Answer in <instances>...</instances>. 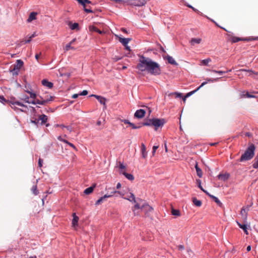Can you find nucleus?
<instances>
[{
    "mask_svg": "<svg viewBox=\"0 0 258 258\" xmlns=\"http://www.w3.org/2000/svg\"><path fill=\"white\" fill-rule=\"evenodd\" d=\"M137 69L141 72L147 71L151 75L157 76L161 74L160 65L149 57L143 55L139 56V63L136 67Z\"/></svg>",
    "mask_w": 258,
    "mask_h": 258,
    "instance_id": "obj_1",
    "label": "nucleus"
},
{
    "mask_svg": "<svg viewBox=\"0 0 258 258\" xmlns=\"http://www.w3.org/2000/svg\"><path fill=\"white\" fill-rule=\"evenodd\" d=\"M255 150V147L254 144H251L249 145L244 153L241 155L239 159V161L243 162L251 159L254 155Z\"/></svg>",
    "mask_w": 258,
    "mask_h": 258,
    "instance_id": "obj_2",
    "label": "nucleus"
},
{
    "mask_svg": "<svg viewBox=\"0 0 258 258\" xmlns=\"http://www.w3.org/2000/svg\"><path fill=\"white\" fill-rule=\"evenodd\" d=\"M146 3V0H127L126 2V3L129 5L137 7L144 6Z\"/></svg>",
    "mask_w": 258,
    "mask_h": 258,
    "instance_id": "obj_3",
    "label": "nucleus"
},
{
    "mask_svg": "<svg viewBox=\"0 0 258 258\" xmlns=\"http://www.w3.org/2000/svg\"><path fill=\"white\" fill-rule=\"evenodd\" d=\"M165 123V120L164 119L153 118L152 125L154 126L155 130H157L158 127L162 126Z\"/></svg>",
    "mask_w": 258,
    "mask_h": 258,
    "instance_id": "obj_4",
    "label": "nucleus"
},
{
    "mask_svg": "<svg viewBox=\"0 0 258 258\" xmlns=\"http://www.w3.org/2000/svg\"><path fill=\"white\" fill-rule=\"evenodd\" d=\"M23 64L24 62L21 59L17 60L16 63L14 65L15 70H17V72H16V75L18 74L20 69L23 67Z\"/></svg>",
    "mask_w": 258,
    "mask_h": 258,
    "instance_id": "obj_5",
    "label": "nucleus"
},
{
    "mask_svg": "<svg viewBox=\"0 0 258 258\" xmlns=\"http://www.w3.org/2000/svg\"><path fill=\"white\" fill-rule=\"evenodd\" d=\"M145 113H146V111L145 110L140 109L137 110L136 111L134 115H135V117H136L138 118H142L143 117H144Z\"/></svg>",
    "mask_w": 258,
    "mask_h": 258,
    "instance_id": "obj_6",
    "label": "nucleus"
},
{
    "mask_svg": "<svg viewBox=\"0 0 258 258\" xmlns=\"http://www.w3.org/2000/svg\"><path fill=\"white\" fill-rule=\"evenodd\" d=\"M91 96H93L95 98H96L101 104H103L104 105V107L105 108H106V99L104 97L97 95H92Z\"/></svg>",
    "mask_w": 258,
    "mask_h": 258,
    "instance_id": "obj_7",
    "label": "nucleus"
},
{
    "mask_svg": "<svg viewBox=\"0 0 258 258\" xmlns=\"http://www.w3.org/2000/svg\"><path fill=\"white\" fill-rule=\"evenodd\" d=\"M206 84H207L206 82H204L196 90H195L194 91H190V92H188V93H187V94L186 95L185 97L184 98L183 100H185V99H186V97H188L190 96V95H192L193 94H194L195 92H196L198 90H199L201 88L203 87Z\"/></svg>",
    "mask_w": 258,
    "mask_h": 258,
    "instance_id": "obj_8",
    "label": "nucleus"
},
{
    "mask_svg": "<svg viewBox=\"0 0 258 258\" xmlns=\"http://www.w3.org/2000/svg\"><path fill=\"white\" fill-rule=\"evenodd\" d=\"M112 197V195H108L105 194L104 196L101 197L99 199H98L95 203V205H99L101 204L102 202L106 199L108 198H111Z\"/></svg>",
    "mask_w": 258,
    "mask_h": 258,
    "instance_id": "obj_9",
    "label": "nucleus"
},
{
    "mask_svg": "<svg viewBox=\"0 0 258 258\" xmlns=\"http://www.w3.org/2000/svg\"><path fill=\"white\" fill-rule=\"evenodd\" d=\"M57 139L59 141H61V142H63L64 143L67 144L69 146H70V147L73 148L74 149H75L76 150H77L76 147H75V146L74 144H73L72 143L68 142V141H67V140H65V139H63L61 136L58 137H57Z\"/></svg>",
    "mask_w": 258,
    "mask_h": 258,
    "instance_id": "obj_10",
    "label": "nucleus"
},
{
    "mask_svg": "<svg viewBox=\"0 0 258 258\" xmlns=\"http://www.w3.org/2000/svg\"><path fill=\"white\" fill-rule=\"evenodd\" d=\"M38 119L39 121H41L40 124L41 125H43L47 121L48 117L46 115L42 114L39 116Z\"/></svg>",
    "mask_w": 258,
    "mask_h": 258,
    "instance_id": "obj_11",
    "label": "nucleus"
},
{
    "mask_svg": "<svg viewBox=\"0 0 258 258\" xmlns=\"http://www.w3.org/2000/svg\"><path fill=\"white\" fill-rule=\"evenodd\" d=\"M42 84L45 87H47L49 89H51L52 88L53 84L52 83L49 82L46 79H43L41 81Z\"/></svg>",
    "mask_w": 258,
    "mask_h": 258,
    "instance_id": "obj_12",
    "label": "nucleus"
},
{
    "mask_svg": "<svg viewBox=\"0 0 258 258\" xmlns=\"http://www.w3.org/2000/svg\"><path fill=\"white\" fill-rule=\"evenodd\" d=\"M52 97L50 96L49 99H46L45 100H39L38 99H37L36 104H39V105H45L46 103L48 102L49 101H51L52 100Z\"/></svg>",
    "mask_w": 258,
    "mask_h": 258,
    "instance_id": "obj_13",
    "label": "nucleus"
},
{
    "mask_svg": "<svg viewBox=\"0 0 258 258\" xmlns=\"http://www.w3.org/2000/svg\"><path fill=\"white\" fill-rule=\"evenodd\" d=\"M120 173L122 174L127 179L130 180H133L134 177L133 174L126 173L125 171H120Z\"/></svg>",
    "mask_w": 258,
    "mask_h": 258,
    "instance_id": "obj_14",
    "label": "nucleus"
},
{
    "mask_svg": "<svg viewBox=\"0 0 258 258\" xmlns=\"http://www.w3.org/2000/svg\"><path fill=\"white\" fill-rule=\"evenodd\" d=\"M73 220H72V225L75 227L78 226V222L79 221V217L76 215L75 213L73 214Z\"/></svg>",
    "mask_w": 258,
    "mask_h": 258,
    "instance_id": "obj_15",
    "label": "nucleus"
},
{
    "mask_svg": "<svg viewBox=\"0 0 258 258\" xmlns=\"http://www.w3.org/2000/svg\"><path fill=\"white\" fill-rule=\"evenodd\" d=\"M141 152L142 157L145 158L147 156V152L146 151V148L144 144H141Z\"/></svg>",
    "mask_w": 258,
    "mask_h": 258,
    "instance_id": "obj_16",
    "label": "nucleus"
},
{
    "mask_svg": "<svg viewBox=\"0 0 258 258\" xmlns=\"http://www.w3.org/2000/svg\"><path fill=\"white\" fill-rule=\"evenodd\" d=\"M119 41L123 45L126 46L127 45L131 39L130 38H121L119 37L118 38Z\"/></svg>",
    "mask_w": 258,
    "mask_h": 258,
    "instance_id": "obj_17",
    "label": "nucleus"
},
{
    "mask_svg": "<svg viewBox=\"0 0 258 258\" xmlns=\"http://www.w3.org/2000/svg\"><path fill=\"white\" fill-rule=\"evenodd\" d=\"M202 41L201 38H192L190 41L191 45L194 46L196 44H200Z\"/></svg>",
    "mask_w": 258,
    "mask_h": 258,
    "instance_id": "obj_18",
    "label": "nucleus"
},
{
    "mask_svg": "<svg viewBox=\"0 0 258 258\" xmlns=\"http://www.w3.org/2000/svg\"><path fill=\"white\" fill-rule=\"evenodd\" d=\"M166 59L169 63L173 65H177V63L172 56L167 55V56H166Z\"/></svg>",
    "mask_w": 258,
    "mask_h": 258,
    "instance_id": "obj_19",
    "label": "nucleus"
},
{
    "mask_svg": "<svg viewBox=\"0 0 258 258\" xmlns=\"http://www.w3.org/2000/svg\"><path fill=\"white\" fill-rule=\"evenodd\" d=\"M236 223L237 224V225H238V226L242 229L244 232V233L246 234V235H248V232L247 231V225L246 224H241L240 223H239V222L238 221H236Z\"/></svg>",
    "mask_w": 258,
    "mask_h": 258,
    "instance_id": "obj_20",
    "label": "nucleus"
},
{
    "mask_svg": "<svg viewBox=\"0 0 258 258\" xmlns=\"http://www.w3.org/2000/svg\"><path fill=\"white\" fill-rule=\"evenodd\" d=\"M36 15L37 13L35 12H31L30 14L29 15V16L27 19V21L28 22H30L34 20H35L36 19Z\"/></svg>",
    "mask_w": 258,
    "mask_h": 258,
    "instance_id": "obj_21",
    "label": "nucleus"
},
{
    "mask_svg": "<svg viewBox=\"0 0 258 258\" xmlns=\"http://www.w3.org/2000/svg\"><path fill=\"white\" fill-rule=\"evenodd\" d=\"M124 199L127 200L129 201L133 202V203H136V200L135 198V197L134 195L132 193L130 194V196L128 197H124L123 198Z\"/></svg>",
    "mask_w": 258,
    "mask_h": 258,
    "instance_id": "obj_22",
    "label": "nucleus"
},
{
    "mask_svg": "<svg viewBox=\"0 0 258 258\" xmlns=\"http://www.w3.org/2000/svg\"><path fill=\"white\" fill-rule=\"evenodd\" d=\"M208 196L211 198L215 203L217 204L220 206H221L222 205V203L220 202V201L219 200V199L213 195H210V194L208 195Z\"/></svg>",
    "mask_w": 258,
    "mask_h": 258,
    "instance_id": "obj_23",
    "label": "nucleus"
},
{
    "mask_svg": "<svg viewBox=\"0 0 258 258\" xmlns=\"http://www.w3.org/2000/svg\"><path fill=\"white\" fill-rule=\"evenodd\" d=\"M218 177L219 179L225 181L228 179L229 177V175L228 174H220L218 175Z\"/></svg>",
    "mask_w": 258,
    "mask_h": 258,
    "instance_id": "obj_24",
    "label": "nucleus"
},
{
    "mask_svg": "<svg viewBox=\"0 0 258 258\" xmlns=\"http://www.w3.org/2000/svg\"><path fill=\"white\" fill-rule=\"evenodd\" d=\"M142 210L147 211V212H151L153 210V209L148 205L143 204L142 205Z\"/></svg>",
    "mask_w": 258,
    "mask_h": 258,
    "instance_id": "obj_25",
    "label": "nucleus"
},
{
    "mask_svg": "<svg viewBox=\"0 0 258 258\" xmlns=\"http://www.w3.org/2000/svg\"><path fill=\"white\" fill-rule=\"evenodd\" d=\"M195 168L197 171V175L199 177H202L203 175V172L202 169L198 166V164L196 163Z\"/></svg>",
    "mask_w": 258,
    "mask_h": 258,
    "instance_id": "obj_26",
    "label": "nucleus"
},
{
    "mask_svg": "<svg viewBox=\"0 0 258 258\" xmlns=\"http://www.w3.org/2000/svg\"><path fill=\"white\" fill-rule=\"evenodd\" d=\"M192 202L197 207H200L202 205V202L195 197L192 198Z\"/></svg>",
    "mask_w": 258,
    "mask_h": 258,
    "instance_id": "obj_27",
    "label": "nucleus"
},
{
    "mask_svg": "<svg viewBox=\"0 0 258 258\" xmlns=\"http://www.w3.org/2000/svg\"><path fill=\"white\" fill-rule=\"evenodd\" d=\"M94 188V186L88 187L85 189L84 193L86 195H89L93 192Z\"/></svg>",
    "mask_w": 258,
    "mask_h": 258,
    "instance_id": "obj_28",
    "label": "nucleus"
},
{
    "mask_svg": "<svg viewBox=\"0 0 258 258\" xmlns=\"http://www.w3.org/2000/svg\"><path fill=\"white\" fill-rule=\"evenodd\" d=\"M69 26L71 30H75L79 28V24L77 23L72 24V22L69 23Z\"/></svg>",
    "mask_w": 258,
    "mask_h": 258,
    "instance_id": "obj_29",
    "label": "nucleus"
},
{
    "mask_svg": "<svg viewBox=\"0 0 258 258\" xmlns=\"http://www.w3.org/2000/svg\"><path fill=\"white\" fill-rule=\"evenodd\" d=\"M11 103L12 105H17L18 106L27 108V107L26 105L23 104V103H22L21 102H20L19 101H13V102H11Z\"/></svg>",
    "mask_w": 258,
    "mask_h": 258,
    "instance_id": "obj_30",
    "label": "nucleus"
},
{
    "mask_svg": "<svg viewBox=\"0 0 258 258\" xmlns=\"http://www.w3.org/2000/svg\"><path fill=\"white\" fill-rule=\"evenodd\" d=\"M252 167L254 169L258 168V154L254 159V162L252 164Z\"/></svg>",
    "mask_w": 258,
    "mask_h": 258,
    "instance_id": "obj_31",
    "label": "nucleus"
},
{
    "mask_svg": "<svg viewBox=\"0 0 258 258\" xmlns=\"http://www.w3.org/2000/svg\"><path fill=\"white\" fill-rule=\"evenodd\" d=\"M171 213L173 215L176 216H179L180 215V211L178 210L172 209L171 211Z\"/></svg>",
    "mask_w": 258,
    "mask_h": 258,
    "instance_id": "obj_32",
    "label": "nucleus"
},
{
    "mask_svg": "<svg viewBox=\"0 0 258 258\" xmlns=\"http://www.w3.org/2000/svg\"><path fill=\"white\" fill-rule=\"evenodd\" d=\"M211 61V59L210 58L203 59L201 61V63L204 66H208V63Z\"/></svg>",
    "mask_w": 258,
    "mask_h": 258,
    "instance_id": "obj_33",
    "label": "nucleus"
},
{
    "mask_svg": "<svg viewBox=\"0 0 258 258\" xmlns=\"http://www.w3.org/2000/svg\"><path fill=\"white\" fill-rule=\"evenodd\" d=\"M197 182L199 183V187L202 190H203L205 193H206L207 195H208L209 194V193L207 191V190H205L203 188V187L201 185V180H197Z\"/></svg>",
    "mask_w": 258,
    "mask_h": 258,
    "instance_id": "obj_34",
    "label": "nucleus"
},
{
    "mask_svg": "<svg viewBox=\"0 0 258 258\" xmlns=\"http://www.w3.org/2000/svg\"><path fill=\"white\" fill-rule=\"evenodd\" d=\"M72 44L69 43V44H67L66 46H65V48H64V50L66 51H68L70 49H73V50H75V48L72 46H71Z\"/></svg>",
    "mask_w": 258,
    "mask_h": 258,
    "instance_id": "obj_35",
    "label": "nucleus"
},
{
    "mask_svg": "<svg viewBox=\"0 0 258 258\" xmlns=\"http://www.w3.org/2000/svg\"><path fill=\"white\" fill-rule=\"evenodd\" d=\"M79 3L85 7L86 4H90L91 3V2L89 0H80Z\"/></svg>",
    "mask_w": 258,
    "mask_h": 258,
    "instance_id": "obj_36",
    "label": "nucleus"
},
{
    "mask_svg": "<svg viewBox=\"0 0 258 258\" xmlns=\"http://www.w3.org/2000/svg\"><path fill=\"white\" fill-rule=\"evenodd\" d=\"M113 192L114 193H115V197H117L118 195H119L121 198H124L123 197V194H122V192H120L119 191H117V190H113Z\"/></svg>",
    "mask_w": 258,
    "mask_h": 258,
    "instance_id": "obj_37",
    "label": "nucleus"
},
{
    "mask_svg": "<svg viewBox=\"0 0 258 258\" xmlns=\"http://www.w3.org/2000/svg\"><path fill=\"white\" fill-rule=\"evenodd\" d=\"M241 40H242V39L238 37L234 36L232 38V41L233 43H236Z\"/></svg>",
    "mask_w": 258,
    "mask_h": 258,
    "instance_id": "obj_38",
    "label": "nucleus"
},
{
    "mask_svg": "<svg viewBox=\"0 0 258 258\" xmlns=\"http://www.w3.org/2000/svg\"><path fill=\"white\" fill-rule=\"evenodd\" d=\"M136 204L135 205L133 209V210L134 211V212H135V210L134 209H141L142 210V206H140V204L137 203L136 202V203H135Z\"/></svg>",
    "mask_w": 258,
    "mask_h": 258,
    "instance_id": "obj_39",
    "label": "nucleus"
},
{
    "mask_svg": "<svg viewBox=\"0 0 258 258\" xmlns=\"http://www.w3.org/2000/svg\"><path fill=\"white\" fill-rule=\"evenodd\" d=\"M152 119H149L148 121L144 122L143 124L144 125L150 126V125H152Z\"/></svg>",
    "mask_w": 258,
    "mask_h": 258,
    "instance_id": "obj_40",
    "label": "nucleus"
},
{
    "mask_svg": "<svg viewBox=\"0 0 258 258\" xmlns=\"http://www.w3.org/2000/svg\"><path fill=\"white\" fill-rule=\"evenodd\" d=\"M26 92H27L28 93L30 94V98H32V99H35V98L36 97V95L35 93H34L31 91H26Z\"/></svg>",
    "mask_w": 258,
    "mask_h": 258,
    "instance_id": "obj_41",
    "label": "nucleus"
},
{
    "mask_svg": "<svg viewBox=\"0 0 258 258\" xmlns=\"http://www.w3.org/2000/svg\"><path fill=\"white\" fill-rule=\"evenodd\" d=\"M32 190L35 195H37L38 194V192L37 190V186L36 185L33 186V187H32Z\"/></svg>",
    "mask_w": 258,
    "mask_h": 258,
    "instance_id": "obj_42",
    "label": "nucleus"
},
{
    "mask_svg": "<svg viewBox=\"0 0 258 258\" xmlns=\"http://www.w3.org/2000/svg\"><path fill=\"white\" fill-rule=\"evenodd\" d=\"M129 125L132 127V128L133 129H137V128H139L141 127V126H137L135 124H134V123H132V122H130Z\"/></svg>",
    "mask_w": 258,
    "mask_h": 258,
    "instance_id": "obj_43",
    "label": "nucleus"
},
{
    "mask_svg": "<svg viewBox=\"0 0 258 258\" xmlns=\"http://www.w3.org/2000/svg\"><path fill=\"white\" fill-rule=\"evenodd\" d=\"M212 71L214 73H217V74H218L220 75H222L224 74H225L226 72H224V71H216V70H212Z\"/></svg>",
    "mask_w": 258,
    "mask_h": 258,
    "instance_id": "obj_44",
    "label": "nucleus"
},
{
    "mask_svg": "<svg viewBox=\"0 0 258 258\" xmlns=\"http://www.w3.org/2000/svg\"><path fill=\"white\" fill-rule=\"evenodd\" d=\"M31 122L33 123V124L36 125L37 126H38V124H39V120L38 119H35L34 120H31Z\"/></svg>",
    "mask_w": 258,
    "mask_h": 258,
    "instance_id": "obj_45",
    "label": "nucleus"
},
{
    "mask_svg": "<svg viewBox=\"0 0 258 258\" xmlns=\"http://www.w3.org/2000/svg\"><path fill=\"white\" fill-rule=\"evenodd\" d=\"M119 169L120 171H123V170L125 168V166L123 165V163L119 162Z\"/></svg>",
    "mask_w": 258,
    "mask_h": 258,
    "instance_id": "obj_46",
    "label": "nucleus"
},
{
    "mask_svg": "<svg viewBox=\"0 0 258 258\" xmlns=\"http://www.w3.org/2000/svg\"><path fill=\"white\" fill-rule=\"evenodd\" d=\"M0 102L3 103V104H5L6 102H7V100L4 96H0Z\"/></svg>",
    "mask_w": 258,
    "mask_h": 258,
    "instance_id": "obj_47",
    "label": "nucleus"
},
{
    "mask_svg": "<svg viewBox=\"0 0 258 258\" xmlns=\"http://www.w3.org/2000/svg\"><path fill=\"white\" fill-rule=\"evenodd\" d=\"M158 148V146H154L153 147L152 154L154 156L155 154L156 150Z\"/></svg>",
    "mask_w": 258,
    "mask_h": 258,
    "instance_id": "obj_48",
    "label": "nucleus"
},
{
    "mask_svg": "<svg viewBox=\"0 0 258 258\" xmlns=\"http://www.w3.org/2000/svg\"><path fill=\"white\" fill-rule=\"evenodd\" d=\"M245 96H246V97L250 98H255V96L253 95H251L248 92H246V93L245 94Z\"/></svg>",
    "mask_w": 258,
    "mask_h": 258,
    "instance_id": "obj_49",
    "label": "nucleus"
},
{
    "mask_svg": "<svg viewBox=\"0 0 258 258\" xmlns=\"http://www.w3.org/2000/svg\"><path fill=\"white\" fill-rule=\"evenodd\" d=\"M13 106H12V108H13L16 111H20L22 112L24 111V110L22 109H19L15 106V105H13Z\"/></svg>",
    "mask_w": 258,
    "mask_h": 258,
    "instance_id": "obj_50",
    "label": "nucleus"
},
{
    "mask_svg": "<svg viewBox=\"0 0 258 258\" xmlns=\"http://www.w3.org/2000/svg\"><path fill=\"white\" fill-rule=\"evenodd\" d=\"M173 94L175 95V98H180L182 96V94L180 93L175 92Z\"/></svg>",
    "mask_w": 258,
    "mask_h": 258,
    "instance_id": "obj_51",
    "label": "nucleus"
},
{
    "mask_svg": "<svg viewBox=\"0 0 258 258\" xmlns=\"http://www.w3.org/2000/svg\"><path fill=\"white\" fill-rule=\"evenodd\" d=\"M218 79V78L217 79H210V78H207L206 79L207 81L206 82L207 83V82H213L214 81H216Z\"/></svg>",
    "mask_w": 258,
    "mask_h": 258,
    "instance_id": "obj_52",
    "label": "nucleus"
},
{
    "mask_svg": "<svg viewBox=\"0 0 258 258\" xmlns=\"http://www.w3.org/2000/svg\"><path fill=\"white\" fill-rule=\"evenodd\" d=\"M23 100L26 103H29V98L28 96H26L24 97V98L23 99Z\"/></svg>",
    "mask_w": 258,
    "mask_h": 258,
    "instance_id": "obj_53",
    "label": "nucleus"
},
{
    "mask_svg": "<svg viewBox=\"0 0 258 258\" xmlns=\"http://www.w3.org/2000/svg\"><path fill=\"white\" fill-rule=\"evenodd\" d=\"M88 94V91L87 90H83L80 94H79L80 95H86Z\"/></svg>",
    "mask_w": 258,
    "mask_h": 258,
    "instance_id": "obj_54",
    "label": "nucleus"
},
{
    "mask_svg": "<svg viewBox=\"0 0 258 258\" xmlns=\"http://www.w3.org/2000/svg\"><path fill=\"white\" fill-rule=\"evenodd\" d=\"M121 122L124 123L125 124H128V125L130 123V121L127 119H121L120 120Z\"/></svg>",
    "mask_w": 258,
    "mask_h": 258,
    "instance_id": "obj_55",
    "label": "nucleus"
},
{
    "mask_svg": "<svg viewBox=\"0 0 258 258\" xmlns=\"http://www.w3.org/2000/svg\"><path fill=\"white\" fill-rule=\"evenodd\" d=\"M42 163H43V160L39 158L38 160V165L40 167H42Z\"/></svg>",
    "mask_w": 258,
    "mask_h": 258,
    "instance_id": "obj_56",
    "label": "nucleus"
},
{
    "mask_svg": "<svg viewBox=\"0 0 258 258\" xmlns=\"http://www.w3.org/2000/svg\"><path fill=\"white\" fill-rule=\"evenodd\" d=\"M94 30H95L96 32H98V33H99V34H102V32L101 30H100L99 29H98V28H97L96 27H95V28H94Z\"/></svg>",
    "mask_w": 258,
    "mask_h": 258,
    "instance_id": "obj_57",
    "label": "nucleus"
},
{
    "mask_svg": "<svg viewBox=\"0 0 258 258\" xmlns=\"http://www.w3.org/2000/svg\"><path fill=\"white\" fill-rule=\"evenodd\" d=\"M66 128L70 132H71L72 131V127L71 126H66Z\"/></svg>",
    "mask_w": 258,
    "mask_h": 258,
    "instance_id": "obj_58",
    "label": "nucleus"
},
{
    "mask_svg": "<svg viewBox=\"0 0 258 258\" xmlns=\"http://www.w3.org/2000/svg\"><path fill=\"white\" fill-rule=\"evenodd\" d=\"M37 99L29 101V104H36Z\"/></svg>",
    "mask_w": 258,
    "mask_h": 258,
    "instance_id": "obj_59",
    "label": "nucleus"
},
{
    "mask_svg": "<svg viewBox=\"0 0 258 258\" xmlns=\"http://www.w3.org/2000/svg\"><path fill=\"white\" fill-rule=\"evenodd\" d=\"M79 95H80L79 94H75L72 96V98L73 99H76L78 97Z\"/></svg>",
    "mask_w": 258,
    "mask_h": 258,
    "instance_id": "obj_60",
    "label": "nucleus"
},
{
    "mask_svg": "<svg viewBox=\"0 0 258 258\" xmlns=\"http://www.w3.org/2000/svg\"><path fill=\"white\" fill-rule=\"evenodd\" d=\"M32 39L30 38V36L29 37V38L27 40H25V43H28L31 42Z\"/></svg>",
    "mask_w": 258,
    "mask_h": 258,
    "instance_id": "obj_61",
    "label": "nucleus"
},
{
    "mask_svg": "<svg viewBox=\"0 0 258 258\" xmlns=\"http://www.w3.org/2000/svg\"><path fill=\"white\" fill-rule=\"evenodd\" d=\"M56 126H59V127H61L62 128H66V126H65L63 124H57Z\"/></svg>",
    "mask_w": 258,
    "mask_h": 258,
    "instance_id": "obj_62",
    "label": "nucleus"
},
{
    "mask_svg": "<svg viewBox=\"0 0 258 258\" xmlns=\"http://www.w3.org/2000/svg\"><path fill=\"white\" fill-rule=\"evenodd\" d=\"M84 11L87 12V13H91V12H92V11L90 9H86L85 8L84 9Z\"/></svg>",
    "mask_w": 258,
    "mask_h": 258,
    "instance_id": "obj_63",
    "label": "nucleus"
},
{
    "mask_svg": "<svg viewBox=\"0 0 258 258\" xmlns=\"http://www.w3.org/2000/svg\"><path fill=\"white\" fill-rule=\"evenodd\" d=\"M121 187V183L118 182L116 185V188L119 189Z\"/></svg>",
    "mask_w": 258,
    "mask_h": 258,
    "instance_id": "obj_64",
    "label": "nucleus"
}]
</instances>
